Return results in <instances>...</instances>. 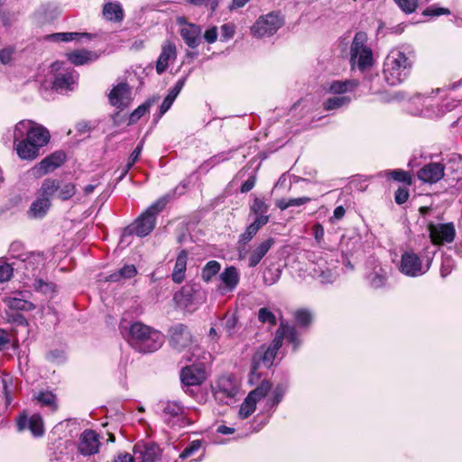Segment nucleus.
I'll return each instance as SVG.
<instances>
[{
  "instance_id": "79ce46f5",
  "label": "nucleus",
  "mask_w": 462,
  "mask_h": 462,
  "mask_svg": "<svg viewBox=\"0 0 462 462\" xmlns=\"http://www.w3.org/2000/svg\"><path fill=\"white\" fill-rule=\"evenodd\" d=\"M143 141H141L140 143L135 147V149L133 151V152L129 156L128 162L125 164V166L124 167L122 173L120 175V178H119L120 180H122L127 174V172L134 166L135 162L139 159L142 150H143Z\"/></svg>"
},
{
  "instance_id": "c85d7f7f",
  "label": "nucleus",
  "mask_w": 462,
  "mask_h": 462,
  "mask_svg": "<svg viewBox=\"0 0 462 462\" xmlns=\"http://www.w3.org/2000/svg\"><path fill=\"white\" fill-rule=\"evenodd\" d=\"M103 16L110 22L120 23L124 19V10L118 2H107L103 6Z\"/></svg>"
},
{
  "instance_id": "58836bf2",
  "label": "nucleus",
  "mask_w": 462,
  "mask_h": 462,
  "mask_svg": "<svg viewBox=\"0 0 462 462\" xmlns=\"http://www.w3.org/2000/svg\"><path fill=\"white\" fill-rule=\"evenodd\" d=\"M269 206L261 199L255 198L250 207V213L255 216L254 219H266L269 222L270 217L267 215Z\"/></svg>"
},
{
  "instance_id": "ddd939ff",
  "label": "nucleus",
  "mask_w": 462,
  "mask_h": 462,
  "mask_svg": "<svg viewBox=\"0 0 462 462\" xmlns=\"http://www.w3.org/2000/svg\"><path fill=\"white\" fill-rule=\"evenodd\" d=\"M64 160L65 155L62 152H54L33 166L29 172L34 178H41L54 171L63 163Z\"/></svg>"
},
{
  "instance_id": "4be33fe9",
  "label": "nucleus",
  "mask_w": 462,
  "mask_h": 462,
  "mask_svg": "<svg viewBox=\"0 0 462 462\" xmlns=\"http://www.w3.org/2000/svg\"><path fill=\"white\" fill-rule=\"evenodd\" d=\"M444 166L439 162H431L418 171V178L423 182L435 183L444 176Z\"/></svg>"
},
{
  "instance_id": "0eeeda50",
  "label": "nucleus",
  "mask_w": 462,
  "mask_h": 462,
  "mask_svg": "<svg viewBox=\"0 0 462 462\" xmlns=\"http://www.w3.org/2000/svg\"><path fill=\"white\" fill-rule=\"evenodd\" d=\"M367 35L364 32L356 33L350 47L352 68L364 71L373 66V52L366 44Z\"/></svg>"
},
{
  "instance_id": "09e8293b",
  "label": "nucleus",
  "mask_w": 462,
  "mask_h": 462,
  "mask_svg": "<svg viewBox=\"0 0 462 462\" xmlns=\"http://www.w3.org/2000/svg\"><path fill=\"white\" fill-rule=\"evenodd\" d=\"M37 400L42 405L51 407L53 411L57 409L56 396L51 392H42L38 394Z\"/></svg>"
},
{
  "instance_id": "603ef678",
  "label": "nucleus",
  "mask_w": 462,
  "mask_h": 462,
  "mask_svg": "<svg viewBox=\"0 0 462 462\" xmlns=\"http://www.w3.org/2000/svg\"><path fill=\"white\" fill-rule=\"evenodd\" d=\"M399 8L406 14L413 13L418 6V0H393Z\"/></svg>"
},
{
  "instance_id": "ea45409f",
  "label": "nucleus",
  "mask_w": 462,
  "mask_h": 462,
  "mask_svg": "<svg viewBox=\"0 0 462 462\" xmlns=\"http://www.w3.org/2000/svg\"><path fill=\"white\" fill-rule=\"evenodd\" d=\"M220 270L221 264L216 260H211L202 268L201 279L206 282H209L212 278L220 272Z\"/></svg>"
},
{
  "instance_id": "3c124183",
  "label": "nucleus",
  "mask_w": 462,
  "mask_h": 462,
  "mask_svg": "<svg viewBox=\"0 0 462 462\" xmlns=\"http://www.w3.org/2000/svg\"><path fill=\"white\" fill-rule=\"evenodd\" d=\"M14 269L11 264L5 262L4 258H0V282L10 280L13 276Z\"/></svg>"
},
{
  "instance_id": "69168bd1",
  "label": "nucleus",
  "mask_w": 462,
  "mask_h": 462,
  "mask_svg": "<svg viewBox=\"0 0 462 462\" xmlns=\"http://www.w3.org/2000/svg\"><path fill=\"white\" fill-rule=\"evenodd\" d=\"M14 50L12 48H5L0 51V61L3 64H8L13 57Z\"/></svg>"
},
{
  "instance_id": "052dcab7",
  "label": "nucleus",
  "mask_w": 462,
  "mask_h": 462,
  "mask_svg": "<svg viewBox=\"0 0 462 462\" xmlns=\"http://www.w3.org/2000/svg\"><path fill=\"white\" fill-rule=\"evenodd\" d=\"M409 199V191L405 188H399L395 192V202L399 205L405 203Z\"/></svg>"
},
{
  "instance_id": "39448f33",
  "label": "nucleus",
  "mask_w": 462,
  "mask_h": 462,
  "mask_svg": "<svg viewBox=\"0 0 462 462\" xmlns=\"http://www.w3.org/2000/svg\"><path fill=\"white\" fill-rule=\"evenodd\" d=\"M169 343L177 352H187L184 357L188 361L192 360L197 345L188 327L184 324H175L169 328Z\"/></svg>"
},
{
  "instance_id": "13d9d810",
  "label": "nucleus",
  "mask_w": 462,
  "mask_h": 462,
  "mask_svg": "<svg viewBox=\"0 0 462 462\" xmlns=\"http://www.w3.org/2000/svg\"><path fill=\"white\" fill-rule=\"evenodd\" d=\"M312 235L314 236V239L318 245H321L324 239V228L320 223H316L312 228Z\"/></svg>"
},
{
  "instance_id": "412c9836",
  "label": "nucleus",
  "mask_w": 462,
  "mask_h": 462,
  "mask_svg": "<svg viewBox=\"0 0 462 462\" xmlns=\"http://www.w3.org/2000/svg\"><path fill=\"white\" fill-rule=\"evenodd\" d=\"M221 284L218 291L221 294L233 291L239 283V273L235 266L226 267L219 275Z\"/></svg>"
},
{
  "instance_id": "cd10ccee",
  "label": "nucleus",
  "mask_w": 462,
  "mask_h": 462,
  "mask_svg": "<svg viewBox=\"0 0 462 462\" xmlns=\"http://www.w3.org/2000/svg\"><path fill=\"white\" fill-rule=\"evenodd\" d=\"M188 261V253L181 250L177 255L175 265L171 273V279L175 283H181L185 279Z\"/></svg>"
},
{
  "instance_id": "49530a36",
  "label": "nucleus",
  "mask_w": 462,
  "mask_h": 462,
  "mask_svg": "<svg viewBox=\"0 0 462 462\" xmlns=\"http://www.w3.org/2000/svg\"><path fill=\"white\" fill-rule=\"evenodd\" d=\"M237 325V318L235 314H226L222 320L224 327L228 337H232L236 333Z\"/></svg>"
},
{
  "instance_id": "1a4fd4ad",
  "label": "nucleus",
  "mask_w": 462,
  "mask_h": 462,
  "mask_svg": "<svg viewBox=\"0 0 462 462\" xmlns=\"http://www.w3.org/2000/svg\"><path fill=\"white\" fill-rule=\"evenodd\" d=\"M162 413L165 422L171 427L182 428L192 423L188 410L177 402H167Z\"/></svg>"
},
{
  "instance_id": "9b49d317",
  "label": "nucleus",
  "mask_w": 462,
  "mask_h": 462,
  "mask_svg": "<svg viewBox=\"0 0 462 462\" xmlns=\"http://www.w3.org/2000/svg\"><path fill=\"white\" fill-rule=\"evenodd\" d=\"M270 389L271 383L264 380L259 386L250 392L240 406L239 417L242 419L248 418L255 411L257 402L266 397Z\"/></svg>"
},
{
  "instance_id": "4468645a",
  "label": "nucleus",
  "mask_w": 462,
  "mask_h": 462,
  "mask_svg": "<svg viewBox=\"0 0 462 462\" xmlns=\"http://www.w3.org/2000/svg\"><path fill=\"white\" fill-rule=\"evenodd\" d=\"M136 462H156L162 457V449L153 442H139L134 448Z\"/></svg>"
},
{
  "instance_id": "c756f323",
  "label": "nucleus",
  "mask_w": 462,
  "mask_h": 462,
  "mask_svg": "<svg viewBox=\"0 0 462 462\" xmlns=\"http://www.w3.org/2000/svg\"><path fill=\"white\" fill-rule=\"evenodd\" d=\"M50 207L51 200L48 198H42L38 195L37 199L32 203L28 215L30 217L42 218L45 216Z\"/></svg>"
},
{
  "instance_id": "9d476101",
  "label": "nucleus",
  "mask_w": 462,
  "mask_h": 462,
  "mask_svg": "<svg viewBox=\"0 0 462 462\" xmlns=\"http://www.w3.org/2000/svg\"><path fill=\"white\" fill-rule=\"evenodd\" d=\"M430 260L422 263L418 254L412 252H405L402 255L400 271L410 277H418L426 273L430 267Z\"/></svg>"
},
{
  "instance_id": "f257e3e1",
  "label": "nucleus",
  "mask_w": 462,
  "mask_h": 462,
  "mask_svg": "<svg viewBox=\"0 0 462 462\" xmlns=\"http://www.w3.org/2000/svg\"><path fill=\"white\" fill-rule=\"evenodd\" d=\"M284 338L293 344L294 350H296L300 345L295 328L281 323L272 344L269 346H262L253 357L252 368L249 374V383L251 384L255 383L260 379L258 368L261 365L265 367H270L273 365L277 351L282 346Z\"/></svg>"
},
{
  "instance_id": "0e129e2a",
  "label": "nucleus",
  "mask_w": 462,
  "mask_h": 462,
  "mask_svg": "<svg viewBox=\"0 0 462 462\" xmlns=\"http://www.w3.org/2000/svg\"><path fill=\"white\" fill-rule=\"evenodd\" d=\"M48 359L51 361V362H53V363H61L65 360V355H64V352L63 351H60V350H53V351H51L48 356H47Z\"/></svg>"
},
{
  "instance_id": "f704fd0d",
  "label": "nucleus",
  "mask_w": 462,
  "mask_h": 462,
  "mask_svg": "<svg viewBox=\"0 0 462 462\" xmlns=\"http://www.w3.org/2000/svg\"><path fill=\"white\" fill-rule=\"evenodd\" d=\"M351 100L349 96H332L323 102V107L326 111L337 110L347 106Z\"/></svg>"
},
{
  "instance_id": "473e14b6",
  "label": "nucleus",
  "mask_w": 462,
  "mask_h": 462,
  "mask_svg": "<svg viewBox=\"0 0 462 462\" xmlns=\"http://www.w3.org/2000/svg\"><path fill=\"white\" fill-rule=\"evenodd\" d=\"M96 37L95 34L88 32H57L50 35L53 41L57 42H71V41H91Z\"/></svg>"
},
{
  "instance_id": "4c0bfd02",
  "label": "nucleus",
  "mask_w": 462,
  "mask_h": 462,
  "mask_svg": "<svg viewBox=\"0 0 462 462\" xmlns=\"http://www.w3.org/2000/svg\"><path fill=\"white\" fill-rule=\"evenodd\" d=\"M10 310L29 311L35 309V305L28 300L17 297H7L4 300Z\"/></svg>"
},
{
  "instance_id": "2eb2a0df",
  "label": "nucleus",
  "mask_w": 462,
  "mask_h": 462,
  "mask_svg": "<svg viewBox=\"0 0 462 462\" xmlns=\"http://www.w3.org/2000/svg\"><path fill=\"white\" fill-rule=\"evenodd\" d=\"M99 435L92 430H84L79 439L78 450L83 456H91L98 452Z\"/></svg>"
},
{
  "instance_id": "aec40b11",
  "label": "nucleus",
  "mask_w": 462,
  "mask_h": 462,
  "mask_svg": "<svg viewBox=\"0 0 462 462\" xmlns=\"http://www.w3.org/2000/svg\"><path fill=\"white\" fill-rule=\"evenodd\" d=\"M17 428L19 431L28 429L34 437L42 436L44 432L42 418L39 414H32L29 418L25 415L20 416Z\"/></svg>"
},
{
  "instance_id": "680f3d73",
  "label": "nucleus",
  "mask_w": 462,
  "mask_h": 462,
  "mask_svg": "<svg viewBox=\"0 0 462 462\" xmlns=\"http://www.w3.org/2000/svg\"><path fill=\"white\" fill-rule=\"evenodd\" d=\"M186 79H187V77H183V78L180 79L176 82L175 86L170 90L168 95L170 97H173L174 99H176V97L181 91L182 88L184 87Z\"/></svg>"
},
{
  "instance_id": "37998d69",
  "label": "nucleus",
  "mask_w": 462,
  "mask_h": 462,
  "mask_svg": "<svg viewBox=\"0 0 462 462\" xmlns=\"http://www.w3.org/2000/svg\"><path fill=\"white\" fill-rule=\"evenodd\" d=\"M32 286L35 291L41 292L44 295L51 296L55 291V284L45 282L42 279H35Z\"/></svg>"
},
{
  "instance_id": "6ab92c4d",
  "label": "nucleus",
  "mask_w": 462,
  "mask_h": 462,
  "mask_svg": "<svg viewBox=\"0 0 462 462\" xmlns=\"http://www.w3.org/2000/svg\"><path fill=\"white\" fill-rule=\"evenodd\" d=\"M180 380L188 386L199 385L206 380L205 369L198 365L185 366L181 370Z\"/></svg>"
},
{
  "instance_id": "a878e982",
  "label": "nucleus",
  "mask_w": 462,
  "mask_h": 462,
  "mask_svg": "<svg viewBox=\"0 0 462 462\" xmlns=\"http://www.w3.org/2000/svg\"><path fill=\"white\" fill-rule=\"evenodd\" d=\"M66 57L68 60L75 66H82L96 61L99 58V53L97 51L81 49L68 52Z\"/></svg>"
},
{
  "instance_id": "2f4dec72",
  "label": "nucleus",
  "mask_w": 462,
  "mask_h": 462,
  "mask_svg": "<svg viewBox=\"0 0 462 462\" xmlns=\"http://www.w3.org/2000/svg\"><path fill=\"white\" fill-rule=\"evenodd\" d=\"M387 270L382 265H375L367 275L369 284L375 289L384 286L387 280Z\"/></svg>"
},
{
  "instance_id": "6e6552de",
  "label": "nucleus",
  "mask_w": 462,
  "mask_h": 462,
  "mask_svg": "<svg viewBox=\"0 0 462 462\" xmlns=\"http://www.w3.org/2000/svg\"><path fill=\"white\" fill-rule=\"evenodd\" d=\"M283 24L282 17L277 13H269L260 16L251 27V33L257 38L274 34Z\"/></svg>"
},
{
  "instance_id": "bf43d9fd",
  "label": "nucleus",
  "mask_w": 462,
  "mask_h": 462,
  "mask_svg": "<svg viewBox=\"0 0 462 462\" xmlns=\"http://www.w3.org/2000/svg\"><path fill=\"white\" fill-rule=\"evenodd\" d=\"M221 36L224 41L231 39L236 31V26L233 23H225L221 26Z\"/></svg>"
},
{
  "instance_id": "4d7b16f0",
  "label": "nucleus",
  "mask_w": 462,
  "mask_h": 462,
  "mask_svg": "<svg viewBox=\"0 0 462 462\" xmlns=\"http://www.w3.org/2000/svg\"><path fill=\"white\" fill-rule=\"evenodd\" d=\"M23 249V245L21 242H14L11 244L9 247V254L13 258H17L25 261V258L23 257L24 254H22Z\"/></svg>"
},
{
  "instance_id": "72a5a7b5",
  "label": "nucleus",
  "mask_w": 462,
  "mask_h": 462,
  "mask_svg": "<svg viewBox=\"0 0 462 462\" xmlns=\"http://www.w3.org/2000/svg\"><path fill=\"white\" fill-rule=\"evenodd\" d=\"M266 225V219H254L248 226H246L244 233L239 236L240 244H247L257 234V232Z\"/></svg>"
},
{
  "instance_id": "c9c22d12",
  "label": "nucleus",
  "mask_w": 462,
  "mask_h": 462,
  "mask_svg": "<svg viewBox=\"0 0 462 462\" xmlns=\"http://www.w3.org/2000/svg\"><path fill=\"white\" fill-rule=\"evenodd\" d=\"M137 270L134 264H125L117 272L110 274L107 278V282H117L125 279L133 278L136 275Z\"/></svg>"
},
{
  "instance_id": "7c9ffc66",
  "label": "nucleus",
  "mask_w": 462,
  "mask_h": 462,
  "mask_svg": "<svg viewBox=\"0 0 462 462\" xmlns=\"http://www.w3.org/2000/svg\"><path fill=\"white\" fill-rule=\"evenodd\" d=\"M356 86L354 80H335L329 84L328 91L333 96H347L346 93L354 90Z\"/></svg>"
},
{
  "instance_id": "dca6fc26",
  "label": "nucleus",
  "mask_w": 462,
  "mask_h": 462,
  "mask_svg": "<svg viewBox=\"0 0 462 462\" xmlns=\"http://www.w3.org/2000/svg\"><path fill=\"white\" fill-rule=\"evenodd\" d=\"M238 392V384L236 381L230 375H224L218 378L214 396L217 400L224 402L225 398H233Z\"/></svg>"
},
{
  "instance_id": "5701e85b",
  "label": "nucleus",
  "mask_w": 462,
  "mask_h": 462,
  "mask_svg": "<svg viewBox=\"0 0 462 462\" xmlns=\"http://www.w3.org/2000/svg\"><path fill=\"white\" fill-rule=\"evenodd\" d=\"M184 42L191 49H196L201 42V27L194 23H185L180 31Z\"/></svg>"
},
{
  "instance_id": "bb28decb",
  "label": "nucleus",
  "mask_w": 462,
  "mask_h": 462,
  "mask_svg": "<svg viewBox=\"0 0 462 462\" xmlns=\"http://www.w3.org/2000/svg\"><path fill=\"white\" fill-rule=\"evenodd\" d=\"M274 243L275 240L273 237H270L262 241L259 245L253 248L248 258L249 267H255L258 265L262 259L268 253V251L274 245Z\"/></svg>"
},
{
  "instance_id": "f03ea898",
  "label": "nucleus",
  "mask_w": 462,
  "mask_h": 462,
  "mask_svg": "<svg viewBox=\"0 0 462 462\" xmlns=\"http://www.w3.org/2000/svg\"><path fill=\"white\" fill-rule=\"evenodd\" d=\"M412 64V51L393 49L383 64V75L388 84L394 86L404 81L411 73Z\"/></svg>"
},
{
  "instance_id": "f3484780",
  "label": "nucleus",
  "mask_w": 462,
  "mask_h": 462,
  "mask_svg": "<svg viewBox=\"0 0 462 462\" xmlns=\"http://www.w3.org/2000/svg\"><path fill=\"white\" fill-rule=\"evenodd\" d=\"M109 103L118 108L124 109L131 103V88L126 83H119L115 86L108 95Z\"/></svg>"
},
{
  "instance_id": "f8f14e48",
  "label": "nucleus",
  "mask_w": 462,
  "mask_h": 462,
  "mask_svg": "<svg viewBox=\"0 0 462 462\" xmlns=\"http://www.w3.org/2000/svg\"><path fill=\"white\" fill-rule=\"evenodd\" d=\"M428 230L432 244L436 245L449 244L454 241L456 236V229L453 223H430Z\"/></svg>"
},
{
  "instance_id": "a19ab883",
  "label": "nucleus",
  "mask_w": 462,
  "mask_h": 462,
  "mask_svg": "<svg viewBox=\"0 0 462 462\" xmlns=\"http://www.w3.org/2000/svg\"><path fill=\"white\" fill-rule=\"evenodd\" d=\"M286 386L283 384H278L272 394L267 398L265 406L268 409H272L278 405L281 401L282 400L285 392H286Z\"/></svg>"
},
{
  "instance_id": "a211bd4d",
  "label": "nucleus",
  "mask_w": 462,
  "mask_h": 462,
  "mask_svg": "<svg viewBox=\"0 0 462 462\" xmlns=\"http://www.w3.org/2000/svg\"><path fill=\"white\" fill-rule=\"evenodd\" d=\"M177 59V49L174 42L166 41L162 45V51L156 61V72L162 74L171 63H173Z\"/></svg>"
},
{
  "instance_id": "20e7f679",
  "label": "nucleus",
  "mask_w": 462,
  "mask_h": 462,
  "mask_svg": "<svg viewBox=\"0 0 462 462\" xmlns=\"http://www.w3.org/2000/svg\"><path fill=\"white\" fill-rule=\"evenodd\" d=\"M168 199L161 198L152 203L123 234V238L127 236L136 235L139 237L148 236L155 227L156 217L165 208Z\"/></svg>"
},
{
  "instance_id": "774afa93",
  "label": "nucleus",
  "mask_w": 462,
  "mask_h": 462,
  "mask_svg": "<svg viewBox=\"0 0 462 462\" xmlns=\"http://www.w3.org/2000/svg\"><path fill=\"white\" fill-rule=\"evenodd\" d=\"M114 462H136L134 459V456L128 453L119 454L116 458H115Z\"/></svg>"
},
{
  "instance_id": "7ed1b4c3",
  "label": "nucleus",
  "mask_w": 462,
  "mask_h": 462,
  "mask_svg": "<svg viewBox=\"0 0 462 462\" xmlns=\"http://www.w3.org/2000/svg\"><path fill=\"white\" fill-rule=\"evenodd\" d=\"M129 343L138 351L143 353L159 349L163 343V336L158 330L141 322H134L129 328Z\"/></svg>"
},
{
  "instance_id": "338daca9",
  "label": "nucleus",
  "mask_w": 462,
  "mask_h": 462,
  "mask_svg": "<svg viewBox=\"0 0 462 462\" xmlns=\"http://www.w3.org/2000/svg\"><path fill=\"white\" fill-rule=\"evenodd\" d=\"M452 269V261L450 258H445L442 262V266L440 269V275L442 277L448 276L451 273Z\"/></svg>"
},
{
  "instance_id": "e2e57ef3",
  "label": "nucleus",
  "mask_w": 462,
  "mask_h": 462,
  "mask_svg": "<svg viewBox=\"0 0 462 462\" xmlns=\"http://www.w3.org/2000/svg\"><path fill=\"white\" fill-rule=\"evenodd\" d=\"M203 37L208 43H214L217 39V28L216 26L210 27L204 32Z\"/></svg>"
},
{
  "instance_id": "423d86ee",
  "label": "nucleus",
  "mask_w": 462,
  "mask_h": 462,
  "mask_svg": "<svg viewBox=\"0 0 462 462\" xmlns=\"http://www.w3.org/2000/svg\"><path fill=\"white\" fill-rule=\"evenodd\" d=\"M13 137L14 141L25 137L41 149L50 141V133L32 120H21L14 127Z\"/></svg>"
},
{
  "instance_id": "6e6d98bb",
  "label": "nucleus",
  "mask_w": 462,
  "mask_h": 462,
  "mask_svg": "<svg viewBox=\"0 0 462 462\" xmlns=\"http://www.w3.org/2000/svg\"><path fill=\"white\" fill-rule=\"evenodd\" d=\"M201 447L200 440H193L183 451L180 454V457L184 459L191 456L193 453L198 451Z\"/></svg>"
},
{
  "instance_id": "8fccbe9b",
  "label": "nucleus",
  "mask_w": 462,
  "mask_h": 462,
  "mask_svg": "<svg viewBox=\"0 0 462 462\" xmlns=\"http://www.w3.org/2000/svg\"><path fill=\"white\" fill-rule=\"evenodd\" d=\"M294 317L299 326L306 327L312 320L311 313L307 310H299L295 311Z\"/></svg>"
},
{
  "instance_id": "a18cd8bd",
  "label": "nucleus",
  "mask_w": 462,
  "mask_h": 462,
  "mask_svg": "<svg viewBox=\"0 0 462 462\" xmlns=\"http://www.w3.org/2000/svg\"><path fill=\"white\" fill-rule=\"evenodd\" d=\"M281 270L279 268L269 267L263 273V280L266 285L276 283L281 278Z\"/></svg>"
},
{
  "instance_id": "de8ad7c7",
  "label": "nucleus",
  "mask_w": 462,
  "mask_h": 462,
  "mask_svg": "<svg viewBox=\"0 0 462 462\" xmlns=\"http://www.w3.org/2000/svg\"><path fill=\"white\" fill-rule=\"evenodd\" d=\"M57 193L59 199L68 200L75 195L76 187L70 182L64 183L63 185L60 184V188H59Z\"/></svg>"
},
{
  "instance_id": "5fc2aeb1",
  "label": "nucleus",
  "mask_w": 462,
  "mask_h": 462,
  "mask_svg": "<svg viewBox=\"0 0 462 462\" xmlns=\"http://www.w3.org/2000/svg\"><path fill=\"white\" fill-rule=\"evenodd\" d=\"M149 106L146 104H143L139 106L134 112L131 113L129 116V123L134 124L136 123L142 116L148 112Z\"/></svg>"
},
{
  "instance_id": "b1692460",
  "label": "nucleus",
  "mask_w": 462,
  "mask_h": 462,
  "mask_svg": "<svg viewBox=\"0 0 462 462\" xmlns=\"http://www.w3.org/2000/svg\"><path fill=\"white\" fill-rule=\"evenodd\" d=\"M17 155L22 160L32 161L40 154V148L33 143L23 137L14 141Z\"/></svg>"
},
{
  "instance_id": "e433bc0d",
  "label": "nucleus",
  "mask_w": 462,
  "mask_h": 462,
  "mask_svg": "<svg viewBox=\"0 0 462 462\" xmlns=\"http://www.w3.org/2000/svg\"><path fill=\"white\" fill-rule=\"evenodd\" d=\"M59 188H60V180L48 178L42 181L37 195L48 198L51 200V198L59 190Z\"/></svg>"
},
{
  "instance_id": "864d4df0",
  "label": "nucleus",
  "mask_w": 462,
  "mask_h": 462,
  "mask_svg": "<svg viewBox=\"0 0 462 462\" xmlns=\"http://www.w3.org/2000/svg\"><path fill=\"white\" fill-rule=\"evenodd\" d=\"M258 319L261 322L269 323L274 325L276 323V318L273 312L266 308H262L258 312Z\"/></svg>"
},
{
  "instance_id": "c03bdc74",
  "label": "nucleus",
  "mask_w": 462,
  "mask_h": 462,
  "mask_svg": "<svg viewBox=\"0 0 462 462\" xmlns=\"http://www.w3.org/2000/svg\"><path fill=\"white\" fill-rule=\"evenodd\" d=\"M383 176L391 177L392 179H393L394 180L399 181V182H403L406 184L411 183V175L403 170L398 169V170H393V171H386L383 172Z\"/></svg>"
},
{
  "instance_id": "393cba45",
  "label": "nucleus",
  "mask_w": 462,
  "mask_h": 462,
  "mask_svg": "<svg viewBox=\"0 0 462 462\" xmlns=\"http://www.w3.org/2000/svg\"><path fill=\"white\" fill-rule=\"evenodd\" d=\"M78 75L75 70H64L57 73L53 81V88L57 91L71 90L76 83Z\"/></svg>"
}]
</instances>
